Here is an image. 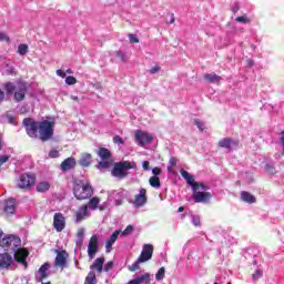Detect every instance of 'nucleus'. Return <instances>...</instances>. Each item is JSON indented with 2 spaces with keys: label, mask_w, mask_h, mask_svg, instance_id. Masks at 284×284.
Wrapping results in <instances>:
<instances>
[{
  "label": "nucleus",
  "mask_w": 284,
  "mask_h": 284,
  "mask_svg": "<svg viewBox=\"0 0 284 284\" xmlns=\"http://www.w3.org/2000/svg\"><path fill=\"white\" fill-rule=\"evenodd\" d=\"M64 81H65L67 85H74L77 83V78L69 75L65 78Z\"/></svg>",
  "instance_id": "42"
},
{
  "label": "nucleus",
  "mask_w": 284,
  "mask_h": 284,
  "mask_svg": "<svg viewBox=\"0 0 284 284\" xmlns=\"http://www.w3.org/2000/svg\"><path fill=\"white\" fill-rule=\"evenodd\" d=\"M209 187L201 184L196 190H193V199L195 203H207L212 199V193L207 192Z\"/></svg>",
  "instance_id": "5"
},
{
  "label": "nucleus",
  "mask_w": 284,
  "mask_h": 284,
  "mask_svg": "<svg viewBox=\"0 0 284 284\" xmlns=\"http://www.w3.org/2000/svg\"><path fill=\"white\" fill-rule=\"evenodd\" d=\"M28 52H29L28 44H26V43L19 44V47H18V54H20V57H26V54Z\"/></svg>",
  "instance_id": "36"
},
{
  "label": "nucleus",
  "mask_w": 284,
  "mask_h": 284,
  "mask_svg": "<svg viewBox=\"0 0 284 284\" xmlns=\"http://www.w3.org/2000/svg\"><path fill=\"white\" fill-rule=\"evenodd\" d=\"M85 239V229H79L78 233H77V246L81 247V245H83V241Z\"/></svg>",
  "instance_id": "30"
},
{
  "label": "nucleus",
  "mask_w": 284,
  "mask_h": 284,
  "mask_svg": "<svg viewBox=\"0 0 284 284\" xmlns=\"http://www.w3.org/2000/svg\"><path fill=\"white\" fill-rule=\"evenodd\" d=\"M185 209L183 207V206H180L179 209H178V212H183Z\"/></svg>",
  "instance_id": "62"
},
{
  "label": "nucleus",
  "mask_w": 284,
  "mask_h": 284,
  "mask_svg": "<svg viewBox=\"0 0 284 284\" xmlns=\"http://www.w3.org/2000/svg\"><path fill=\"white\" fill-rule=\"evenodd\" d=\"M0 41H6V43H10V37H8L6 32L0 31Z\"/></svg>",
  "instance_id": "46"
},
{
  "label": "nucleus",
  "mask_w": 284,
  "mask_h": 284,
  "mask_svg": "<svg viewBox=\"0 0 284 284\" xmlns=\"http://www.w3.org/2000/svg\"><path fill=\"white\" fill-rule=\"evenodd\" d=\"M101 244L99 243V235L94 234L91 236V239L89 240V244H88V256L90 261H93L94 256H97V254L99 253V246Z\"/></svg>",
  "instance_id": "9"
},
{
  "label": "nucleus",
  "mask_w": 284,
  "mask_h": 284,
  "mask_svg": "<svg viewBox=\"0 0 284 284\" xmlns=\"http://www.w3.org/2000/svg\"><path fill=\"white\" fill-rule=\"evenodd\" d=\"M275 159H281V154H280V153H276V154H275Z\"/></svg>",
  "instance_id": "64"
},
{
  "label": "nucleus",
  "mask_w": 284,
  "mask_h": 284,
  "mask_svg": "<svg viewBox=\"0 0 284 284\" xmlns=\"http://www.w3.org/2000/svg\"><path fill=\"white\" fill-rule=\"evenodd\" d=\"M231 10L234 12V14H236V12H239L240 8H239V3H235L231 7Z\"/></svg>",
  "instance_id": "57"
},
{
  "label": "nucleus",
  "mask_w": 284,
  "mask_h": 284,
  "mask_svg": "<svg viewBox=\"0 0 284 284\" xmlns=\"http://www.w3.org/2000/svg\"><path fill=\"white\" fill-rule=\"evenodd\" d=\"M65 74H72V69H68Z\"/></svg>",
  "instance_id": "63"
},
{
  "label": "nucleus",
  "mask_w": 284,
  "mask_h": 284,
  "mask_svg": "<svg viewBox=\"0 0 284 284\" xmlns=\"http://www.w3.org/2000/svg\"><path fill=\"white\" fill-rule=\"evenodd\" d=\"M142 168H143V170H145L146 172H150V162H149V161H143V162H142Z\"/></svg>",
  "instance_id": "53"
},
{
  "label": "nucleus",
  "mask_w": 284,
  "mask_h": 284,
  "mask_svg": "<svg viewBox=\"0 0 284 284\" xmlns=\"http://www.w3.org/2000/svg\"><path fill=\"white\" fill-rule=\"evenodd\" d=\"M10 161V155H0V168L3 163H8Z\"/></svg>",
  "instance_id": "48"
},
{
  "label": "nucleus",
  "mask_w": 284,
  "mask_h": 284,
  "mask_svg": "<svg viewBox=\"0 0 284 284\" xmlns=\"http://www.w3.org/2000/svg\"><path fill=\"white\" fill-rule=\"evenodd\" d=\"M129 41L130 43H139V38H136L134 34H129Z\"/></svg>",
  "instance_id": "50"
},
{
  "label": "nucleus",
  "mask_w": 284,
  "mask_h": 284,
  "mask_svg": "<svg viewBox=\"0 0 284 284\" xmlns=\"http://www.w3.org/2000/svg\"><path fill=\"white\" fill-rule=\"evenodd\" d=\"M192 223L195 227L201 226V217L192 215Z\"/></svg>",
  "instance_id": "45"
},
{
  "label": "nucleus",
  "mask_w": 284,
  "mask_h": 284,
  "mask_svg": "<svg viewBox=\"0 0 284 284\" xmlns=\"http://www.w3.org/2000/svg\"><path fill=\"white\" fill-rule=\"evenodd\" d=\"M132 168H134V165L128 161L115 163L112 170V175L116 179H125L128 171L132 170Z\"/></svg>",
  "instance_id": "6"
},
{
  "label": "nucleus",
  "mask_w": 284,
  "mask_h": 284,
  "mask_svg": "<svg viewBox=\"0 0 284 284\" xmlns=\"http://www.w3.org/2000/svg\"><path fill=\"white\" fill-rule=\"evenodd\" d=\"M149 183L151 185V187H155L156 190H159V187H161V179H159V176L153 175L150 178Z\"/></svg>",
  "instance_id": "32"
},
{
  "label": "nucleus",
  "mask_w": 284,
  "mask_h": 284,
  "mask_svg": "<svg viewBox=\"0 0 284 284\" xmlns=\"http://www.w3.org/2000/svg\"><path fill=\"white\" fill-rule=\"evenodd\" d=\"M169 163L172 168H174L176 165V158H171Z\"/></svg>",
  "instance_id": "58"
},
{
  "label": "nucleus",
  "mask_w": 284,
  "mask_h": 284,
  "mask_svg": "<svg viewBox=\"0 0 284 284\" xmlns=\"http://www.w3.org/2000/svg\"><path fill=\"white\" fill-rule=\"evenodd\" d=\"M28 93V84L26 82H19L17 87V91L14 92V101L17 103H20V101H23L26 99V94Z\"/></svg>",
  "instance_id": "13"
},
{
  "label": "nucleus",
  "mask_w": 284,
  "mask_h": 284,
  "mask_svg": "<svg viewBox=\"0 0 284 284\" xmlns=\"http://www.w3.org/2000/svg\"><path fill=\"white\" fill-rule=\"evenodd\" d=\"M140 263H143V262H139V257H138V260L132 265L129 266L130 272H136V270L140 268L139 266Z\"/></svg>",
  "instance_id": "41"
},
{
  "label": "nucleus",
  "mask_w": 284,
  "mask_h": 284,
  "mask_svg": "<svg viewBox=\"0 0 284 284\" xmlns=\"http://www.w3.org/2000/svg\"><path fill=\"white\" fill-rule=\"evenodd\" d=\"M152 174H154L153 176H159V174H161V169L160 168L152 169Z\"/></svg>",
  "instance_id": "56"
},
{
  "label": "nucleus",
  "mask_w": 284,
  "mask_h": 284,
  "mask_svg": "<svg viewBox=\"0 0 284 284\" xmlns=\"http://www.w3.org/2000/svg\"><path fill=\"white\" fill-rule=\"evenodd\" d=\"M103 263H105V257H98L90 266V272L84 280V284H97V273L101 274L102 272H110L114 267V262H108L104 267Z\"/></svg>",
  "instance_id": "3"
},
{
  "label": "nucleus",
  "mask_w": 284,
  "mask_h": 284,
  "mask_svg": "<svg viewBox=\"0 0 284 284\" xmlns=\"http://www.w3.org/2000/svg\"><path fill=\"white\" fill-rule=\"evenodd\" d=\"M150 273H145L143 275H140L131 281L128 282V284H150Z\"/></svg>",
  "instance_id": "23"
},
{
  "label": "nucleus",
  "mask_w": 284,
  "mask_h": 284,
  "mask_svg": "<svg viewBox=\"0 0 284 284\" xmlns=\"http://www.w3.org/2000/svg\"><path fill=\"white\" fill-rule=\"evenodd\" d=\"M276 145L280 150H282V154L284 156V131L280 133V138L276 141Z\"/></svg>",
  "instance_id": "34"
},
{
  "label": "nucleus",
  "mask_w": 284,
  "mask_h": 284,
  "mask_svg": "<svg viewBox=\"0 0 284 284\" xmlns=\"http://www.w3.org/2000/svg\"><path fill=\"white\" fill-rule=\"evenodd\" d=\"M148 191L145 189H140L139 194L135 195V199L132 201L134 207H143L148 203Z\"/></svg>",
  "instance_id": "16"
},
{
  "label": "nucleus",
  "mask_w": 284,
  "mask_h": 284,
  "mask_svg": "<svg viewBox=\"0 0 284 284\" xmlns=\"http://www.w3.org/2000/svg\"><path fill=\"white\" fill-rule=\"evenodd\" d=\"M98 156H100L102 161H110L112 153L106 148H100L98 151Z\"/></svg>",
  "instance_id": "27"
},
{
  "label": "nucleus",
  "mask_w": 284,
  "mask_h": 284,
  "mask_svg": "<svg viewBox=\"0 0 284 284\" xmlns=\"http://www.w3.org/2000/svg\"><path fill=\"white\" fill-rule=\"evenodd\" d=\"M90 211L88 210V206H80L75 213V223H81V221H85V219H89Z\"/></svg>",
  "instance_id": "21"
},
{
  "label": "nucleus",
  "mask_w": 284,
  "mask_h": 284,
  "mask_svg": "<svg viewBox=\"0 0 284 284\" xmlns=\"http://www.w3.org/2000/svg\"><path fill=\"white\" fill-rule=\"evenodd\" d=\"M4 90H6L7 94H12V92H14V90H17V87H14V83L8 82L4 84Z\"/></svg>",
  "instance_id": "37"
},
{
  "label": "nucleus",
  "mask_w": 284,
  "mask_h": 284,
  "mask_svg": "<svg viewBox=\"0 0 284 284\" xmlns=\"http://www.w3.org/2000/svg\"><path fill=\"white\" fill-rule=\"evenodd\" d=\"M7 121L8 123H10L11 125H17V118L12 116V115H7Z\"/></svg>",
  "instance_id": "49"
},
{
  "label": "nucleus",
  "mask_w": 284,
  "mask_h": 284,
  "mask_svg": "<svg viewBox=\"0 0 284 284\" xmlns=\"http://www.w3.org/2000/svg\"><path fill=\"white\" fill-rule=\"evenodd\" d=\"M131 232H134V226L128 225L124 231H121L122 236H128Z\"/></svg>",
  "instance_id": "43"
},
{
  "label": "nucleus",
  "mask_w": 284,
  "mask_h": 284,
  "mask_svg": "<svg viewBox=\"0 0 284 284\" xmlns=\"http://www.w3.org/2000/svg\"><path fill=\"white\" fill-rule=\"evenodd\" d=\"M220 148H224L225 150H230L232 145H234V141L230 138H224L219 142Z\"/></svg>",
  "instance_id": "31"
},
{
  "label": "nucleus",
  "mask_w": 284,
  "mask_h": 284,
  "mask_svg": "<svg viewBox=\"0 0 284 284\" xmlns=\"http://www.w3.org/2000/svg\"><path fill=\"white\" fill-rule=\"evenodd\" d=\"M265 170L266 172H268V174H274V166H272L271 164H266L265 165Z\"/></svg>",
  "instance_id": "52"
},
{
  "label": "nucleus",
  "mask_w": 284,
  "mask_h": 284,
  "mask_svg": "<svg viewBox=\"0 0 284 284\" xmlns=\"http://www.w3.org/2000/svg\"><path fill=\"white\" fill-rule=\"evenodd\" d=\"M48 270H50V263H44L36 273V281L37 283H43L44 278H48L50 274L48 273Z\"/></svg>",
  "instance_id": "17"
},
{
  "label": "nucleus",
  "mask_w": 284,
  "mask_h": 284,
  "mask_svg": "<svg viewBox=\"0 0 284 284\" xmlns=\"http://www.w3.org/2000/svg\"><path fill=\"white\" fill-rule=\"evenodd\" d=\"M36 190H37V192H40V193L48 192L50 190V182H48V181L39 182L36 186Z\"/></svg>",
  "instance_id": "29"
},
{
  "label": "nucleus",
  "mask_w": 284,
  "mask_h": 284,
  "mask_svg": "<svg viewBox=\"0 0 284 284\" xmlns=\"http://www.w3.org/2000/svg\"><path fill=\"white\" fill-rule=\"evenodd\" d=\"M163 278H165V267H161L155 274L156 281H163Z\"/></svg>",
  "instance_id": "38"
},
{
  "label": "nucleus",
  "mask_w": 284,
  "mask_h": 284,
  "mask_svg": "<svg viewBox=\"0 0 284 284\" xmlns=\"http://www.w3.org/2000/svg\"><path fill=\"white\" fill-rule=\"evenodd\" d=\"M128 196L125 191L120 190V191H112L109 194V201H113L114 205L119 206L123 204V200Z\"/></svg>",
  "instance_id": "12"
},
{
  "label": "nucleus",
  "mask_w": 284,
  "mask_h": 284,
  "mask_svg": "<svg viewBox=\"0 0 284 284\" xmlns=\"http://www.w3.org/2000/svg\"><path fill=\"white\" fill-rule=\"evenodd\" d=\"M12 72H14V67H11V68H9V69L7 70V73H8V74H12Z\"/></svg>",
  "instance_id": "60"
},
{
  "label": "nucleus",
  "mask_w": 284,
  "mask_h": 284,
  "mask_svg": "<svg viewBox=\"0 0 284 284\" xmlns=\"http://www.w3.org/2000/svg\"><path fill=\"white\" fill-rule=\"evenodd\" d=\"M79 164L81 165V168H90V165L92 164V154L83 153L79 160Z\"/></svg>",
  "instance_id": "25"
},
{
  "label": "nucleus",
  "mask_w": 284,
  "mask_h": 284,
  "mask_svg": "<svg viewBox=\"0 0 284 284\" xmlns=\"http://www.w3.org/2000/svg\"><path fill=\"white\" fill-rule=\"evenodd\" d=\"M16 204H17V200H14V199L7 200L6 205H4L6 214H14V212L17 210Z\"/></svg>",
  "instance_id": "24"
},
{
  "label": "nucleus",
  "mask_w": 284,
  "mask_h": 284,
  "mask_svg": "<svg viewBox=\"0 0 284 284\" xmlns=\"http://www.w3.org/2000/svg\"><path fill=\"white\" fill-rule=\"evenodd\" d=\"M37 178L32 174L23 173L17 181V187L19 190H30L34 185Z\"/></svg>",
  "instance_id": "7"
},
{
  "label": "nucleus",
  "mask_w": 284,
  "mask_h": 284,
  "mask_svg": "<svg viewBox=\"0 0 284 284\" xmlns=\"http://www.w3.org/2000/svg\"><path fill=\"white\" fill-rule=\"evenodd\" d=\"M97 168L100 170V172H105V170L110 168V161L102 160L98 163Z\"/></svg>",
  "instance_id": "33"
},
{
  "label": "nucleus",
  "mask_w": 284,
  "mask_h": 284,
  "mask_svg": "<svg viewBox=\"0 0 284 284\" xmlns=\"http://www.w3.org/2000/svg\"><path fill=\"white\" fill-rule=\"evenodd\" d=\"M241 200L244 201V203H256V197L247 191L241 193Z\"/></svg>",
  "instance_id": "28"
},
{
  "label": "nucleus",
  "mask_w": 284,
  "mask_h": 284,
  "mask_svg": "<svg viewBox=\"0 0 284 284\" xmlns=\"http://www.w3.org/2000/svg\"><path fill=\"white\" fill-rule=\"evenodd\" d=\"M152 254H154V246H152V244H144L142 252L138 257L139 262L146 263V261H150L152 258Z\"/></svg>",
  "instance_id": "11"
},
{
  "label": "nucleus",
  "mask_w": 284,
  "mask_h": 284,
  "mask_svg": "<svg viewBox=\"0 0 284 284\" xmlns=\"http://www.w3.org/2000/svg\"><path fill=\"white\" fill-rule=\"evenodd\" d=\"M119 234H121V230H116L114 231L111 236L109 237V240L105 243V250L108 253L112 252V245H114V243H116V240L119 239Z\"/></svg>",
  "instance_id": "22"
},
{
  "label": "nucleus",
  "mask_w": 284,
  "mask_h": 284,
  "mask_svg": "<svg viewBox=\"0 0 284 284\" xmlns=\"http://www.w3.org/2000/svg\"><path fill=\"white\" fill-rule=\"evenodd\" d=\"M59 151L58 150H51L50 152H49V158L50 159H59Z\"/></svg>",
  "instance_id": "47"
},
{
  "label": "nucleus",
  "mask_w": 284,
  "mask_h": 284,
  "mask_svg": "<svg viewBox=\"0 0 284 284\" xmlns=\"http://www.w3.org/2000/svg\"><path fill=\"white\" fill-rule=\"evenodd\" d=\"M135 142L140 148H144V145H150L154 141V135L138 130L134 134Z\"/></svg>",
  "instance_id": "8"
},
{
  "label": "nucleus",
  "mask_w": 284,
  "mask_h": 284,
  "mask_svg": "<svg viewBox=\"0 0 284 284\" xmlns=\"http://www.w3.org/2000/svg\"><path fill=\"white\" fill-rule=\"evenodd\" d=\"M22 125L30 139H39L40 141H50L54 134L52 122L48 120L36 121L32 118H26Z\"/></svg>",
  "instance_id": "1"
},
{
  "label": "nucleus",
  "mask_w": 284,
  "mask_h": 284,
  "mask_svg": "<svg viewBox=\"0 0 284 284\" xmlns=\"http://www.w3.org/2000/svg\"><path fill=\"white\" fill-rule=\"evenodd\" d=\"M54 266L60 267L61 270H65V267H68V252L60 251L57 253Z\"/></svg>",
  "instance_id": "14"
},
{
  "label": "nucleus",
  "mask_w": 284,
  "mask_h": 284,
  "mask_svg": "<svg viewBox=\"0 0 284 284\" xmlns=\"http://www.w3.org/2000/svg\"><path fill=\"white\" fill-rule=\"evenodd\" d=\"M253 283H256L258 278H263V268L257 267L255 272L252 274Z\"/></svg>",
  "instance_id": "35"
},
{
  "label": "nucleus",
  "mask_w": 284,
  "mask_h": 284,
  "mask_svg": "<svg viewBox=\"0 0 284 284\" xmlns=\"http://www.w3.org/2000/svg\"><path fill=\"white\" fill-rule=\"evenodd\" d=\"M73 194L78 201H88V199H92L94 194V189L90 183L87 184H75L73 187Z\"/></svg>",
  "instance_id": "4"
},
{
  "label": "nucleus",
  "mask_w": 284,
  "mask_h": 284,
  "mask_svg": "<svg viewBox=\"0 0 284 284\" xmlns=\"http://www.w3.org/2000/svg\"><path fill=\"white\" fill-rule=\"evenodd\" d=\"M99 203H101V199L99 196H93L89 200L87 204H84V207H87L91 212H94L97 210H100V212H103V210L108 207V203L104 202L101 205H99Z\"/></svg>",
  "instance_id": "10"
},
{
  "label": "nucleus",
  "mask_w": 284,
  "mask_h": 284,
  "mask_svg": "<svg viewBox=\"0 0 284 284\" xmlns=\"http://www.w3.org/2000/svg\"><path fill=\"white\" fill-rule=\"evenodd\" d=\"M194 123H195L196 128H199V130L203 131V128H204L203 122L195 120Z\"/></svg>",
  "instance_id": "55"
},
{
  "label": "nucleus",
  "mask_w": 284,
  "mask_h": 284,
  "mask_svg": "<svg viewBox=\"0 0 284 284\" xmlns=\"http://www.w3.org/2000/svg\"><path fill=\"white\" fill-rule=\"evenodd\" d=\"M174 21H175V18H174V16H172V18H171L169 23H174Z\"/></svg>",
  "instance_id": "61"
},
{
  "label": "nucleus",
  "mask_w": 284,
  "mask_h": 284,
  "mask_svg": "<svg viewBox=\"0 0 284 284\" xmlns=\"http://www.w3.org/2000/svg\"><path fill=\"white\" fill-rule=\"evenodd\" d=\"M3 99H6V93L0 90V101H3Z\"/></svg>",
  "instance_id": "59"
},
{
  "label": "nucleus",
  "mask_w": 284,
  "mask_h": 284,
  "mask_svg": "<svg viewBox=\"0 0 284 284\" xmlns=\"http://www.w3.org/2000/svg\"><path fill=\"white\" fill-rule=\"evenodd\" d=\"M115 57H118V59H120L122 62L128 61V54H125L123 51H116Z\"/></svg>",
  "instance_id": "40"
},
{
  "label": "nucleus",
  "mask_w": 284,
  "mask_h": 284,
  "mask_svg": "<svg viewBox=\"0 0 284 284\" xmlns=\"http://www.w3.org/2000/svg\"><path fill=\"white\" fill-rule=\"evenodd\" d=\"M160 71H161V68L155 65V67H152L149 72L150 74H156V72H160Z\"/></svg>",
  "instance_id": "51"
},
{
  "label": "nucleus",
  "mask_w": 284,
  "mask_h": 284,
  "mask_svg": "<svg viewBox=\"0 0 284 284\" xmlns=\"http://www.w3.org/2000/svg\"><path fill=\"white\" fill-rule=\"evenodd\" d=\"M55 74H58V77H61V79H65V72L61 69L57 70Z\"/></svg>",
  "instance_id": "54"
},
{
  "label": "nucleus",
  "mask_w": 284,
  "mask_h": 284,
  "mask_svg": "<svg viewBox=\"0 0 284 284\" xmlns=\"http://www.w3.org/2000/svg\"><path fill=\"white\" fill-rule=\"evenodd\" d=\"M113 143H115V145H123L125 141H123V138H121L120 135H115L113 136Z\"/></svg>",
  "instance_id": "44"
},
{
  "label": "nucleus",
  "mask_w": 284,
  "mask_h": 284,
  "mask_svg": "<svg viewBox=\"0 0 284 284\" xmlns=\"http://www.w3.org/2000/svg\"><path fill=\"white\" fill-rule=\"evenodd\" d=\"M74 168H77V159L74 158H68L60 164L61 172H70Z\"/></svg>",
  "instance_id": "20"
},
{
  "label": "nucleus",
  "mask_w": 284,
  "mask_h": 284,
  "mask_svg": "<svg viewBox=\"0 0 284 284\" xmlns=\"http://www.w3.org/2000/svg\"><path fill=\"white\" fill-rule=\"evenodd\" d=\"M12 255L8 253H1L0 254V272L1 270H8V267L12 266Z\"/></svg>",
  "instance_id": "19"
},
{
  "label": "nucleus",
  "mask_w": 284,
  "mask_h": 284,
  "mask_svg": "<svg viewBox=\"0 0 284 284\" xmlns=\"http://www.w3.org/2000/svg\"><path fill=\"white\" fill-rule=\"evenodd\" d=\"M53 227L57 232H63L65 230V216L63 213H55L53 215Z\"/></svg>",
  "instance_id": "15"
},
{
  "label": "nucleus",
  "mask_w": 284,
  "mask_h": 284,
  "mask_svg": "<svg viewBox=\"0 0 284 284\" xmlns=\"http://www.w3.org/2000/svg\"><path fill=\"white\" fill-rule=\"evenodd\" d=\"M180 174L182 178L186 180L187 185H190L193 191L196 190L197 186L202 184L199 182H194V175L190 174V172L185 171L184 169L180 171Z\"/></svg>",
  "instance_id": "18"
},
{
  "label": "nucleus",
  "mask_w": 284,
  "mask_h": 284,
  "mask_svg": "<svg viewBox=\"0 0 284 284\" xmlns=\"http://www.w3.org/2000/svg\"><path fill=\"white\" fill-rule=\"evenodd\" d=\"M204 80H206L207 83H221V77L216 73H205Z\"/></svg>",
  "instance_id": "26"
},
{
  "label": "nucleus",
  "mask_w": 284,
  "mask_h": 284,
  "mask_svg": "<svg viewBox=\"0 0 284 284\" xmlns=\"http://www.w3.org/2000/svg\"><path fill=\"white\" fill-rule=\"evenodd\" d=\"M235 21H236L237 23H251L250 18H247V16H245V14L235 18Z\"/></svg>",
  "instance_id": "39"
},
{
  "label": "nucleus",
  "mask_w": 284,
  "mask_h": 284,
  "mask_svg": "<svg viewBox=\"0 0 284 284\" xmlns=\"http://www.w3.org/2000/svg\"><path fill=\"white\" fill-rule=\"evenodd\" d=\"M6 252H12L14 261L17 263H21L24 267H28V251L26 248H21V239L9 235L0 242Z\"/></svg>",
  "instance_id": "2"
}]
</instances>
